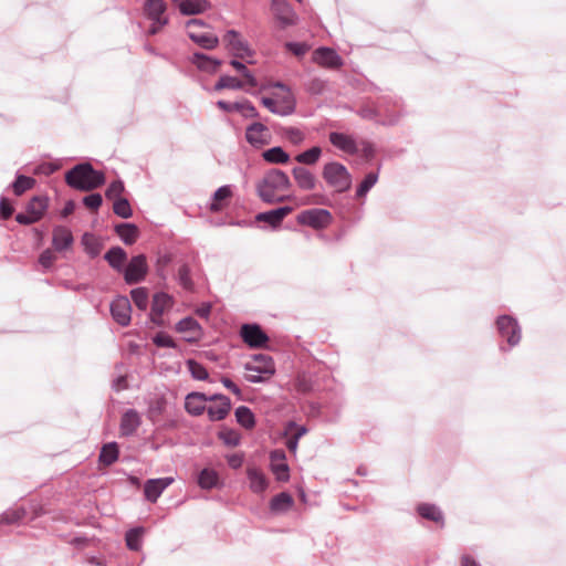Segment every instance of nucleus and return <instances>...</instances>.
Here are the masks:
<instances>
[{
  "instance_id": "22",
  "label": "nucleus",
  "mask_w": 566,
  "mask_h": 566,
  "mask_svg": "<svg viewBox=\"0 0 566 566\" xmlns=\"http://www.w3.org/2000/svg\"><path fill=\"white\" fill-rule=\"evenodd\" d=\"M74 242L71 230L64 226H56L53 229L52 245L55 251L63 252L69 250Z\"/></svg>"
},
{
  "instance_id": "25",
  "label": "nucleus",
  "mask_w": 566,
  "mask_h": 566,
  "mask_svg": "<svg viewBox=\"0 0 566 566\" xmlns=\"http://www.w3.org/2000/svg\"><path fill=\"white\" fill-rule=\"evenodd\" d=\"M207 395L203 392L192 391L186 396L185 409L195 417L201 416L206 411Z\"/></svg>"
},
{
  "instance_id": "18",
  "label": "nucleus",
  "mask_w": 566,
  "mask_h": 566,
  "mask_svg": "<svg viewBox=\"0 0 566 566\" xmlns=\"http://www.w3.org/2000/svg\"><path fill=\"white\" fill-rule=\"evenodd\" d=\"M174 482L172 478L149 479L144 485V495L147 501L155 503L161 493Z\"/></svg>"
},
{
  "instance_id": "1",
  "label": "nucleus",
  "mask_w": 566,
  "mask_h": 566,
  "mask_svg": "<svg viewBox=\"0 0 566 566\" xmlns=\"http://www.w3.org/2000/svg\"><path fill=\"white\" fill-rule=\"evenodd\" d=\"M292 184L286 172L272 168L258 181L255 190L263 202L276 203L286 199V196L281 195V192L290 190Z\"/></svg>"
},
{
  "instance_id": "38",
  "label": "nucleus",
  "mask_w": 566,
  "mask_h": 566,
  "mask_svg": "<svg viewBox=\"0 0 566 566\" xmlns=\"http://www.w3.org/2000/svg\"><path fill=\"white\" fill-rule=\"evenodd\" d=\"M235 419L237 422L242 426L244 429H252L255 426V417L252 410L247 406H240L235 409Z\"/></svg>"
},
{
  "instance_id": "9",
  "label": "nucleus",
  "mask_w": 566,
  "mask_h": 566,
  "mask_svg": "<svg viewBox=\"0 0 566 566\" xmlns=\"http://www.w3.org/2000/svg\"><path fill=\"white\" fill-rule=\"evenodd\" d=\"M223 42L235 57L244 59L247 56H252L253 54L249 43L242 39L235 30L227 31L223 36Z\"/></svg>"
},
{
  "instance_id": "41",
  "label": "nucleus",
  "mask_w": 566,
  "mask_h": 566,
  "mask_svg": "<svg viewBox=\"0 0 566 566\" xmlns=\"http://www.w3.org/2000/svg\"><path fill=\"white\" fill-rule=\"evenodd\" d=\"M27 515L23 506L9 509L0 515V524L11 525L21 522Z\"/></svg>"
},
{
  "instance_id": "46",
  "label": "nucleus",
  "mask_w": 566,
  "mask_h": 566,
  "mask_svg": "<svg viewBox=\"0 0 566 566\" xmlns=\"http://www.w3.org/2000/svg\"><path fill=\"white\" fill-rule=\"evenodd\" d=\"M305 91L311 95H322L327 91L328 82L321 77H312L305 84Z\"/></svg>"
},
{
  "instance_id": "48",
  "label": "nucleus",
  "mask_w": 566,
  "mask_h": 566,
  "mask_svg": "<svg viewBox=\"0 0 566 566\" xmlns=\"http://www.w3.org/2000/svg\"><path fill=\"white\" fill-rule=\"evenodd\" d=\"M378 180V174L377 172H368L364 180L360 182V185L357 187L356 190V197L363 198L365 197L368 191L376 185Z\"/></svg>"
},
{
  "instance_id": "37",
  "label": "nucleus",
  "mask_w": 566,
  "mask_h": 566,
  "mask_svg": "<svg viewBox=\"0 0 566 566\" xmlns=\"http://www.w3.org/2000/svg\"><path fill=\"white\" fill-rule=\"evenodd\" d=\"M231 196H232V190H231L230 185H224V186H221L220 188H218L212 196L213 202H211L209 206L210 211H212V212L221 211L223 209V206L221 202L223 200L231 198Z\"/></svg>"
},
{
  "instance_id": "30",
  "label": "nucleus",
  "mask_w": 566,
  "mask_h": 566,
  "mask_svg": "<svg viewBox=\"0 0 566 566\" xmlns=\"http://www.w3.org/2000/svg\"><path fill=\"white\" fill-rule=\"evenodd\" d=\"M231 410V400L230 398H222L221 403L212 405L206 408L208 413V418L210 421H220L223 420Z\"/></svg>"
},
{
  "instance_id": "55",
  "label": "nucleus",
  "mask_w": 566,
  "mask_h": 566,
  "mask_svg": "<svg viewBox=\"0 0 566 566\" xmlns=\"http://www.w3.org/2000/svg\"><path fill=\"white\" fill-rule=\"evenodd\" d=\"M282 135L293 145H301L305 139V134L296 127H285Z\"/></svg>"
},
{
  "instance_id": "51",
  "label": "nucleus",
  "mask_w": 566,
  "mask_h": 566,
  "mask_svg": "<svg viewBox=\"0 0 566 566\" xmlns=\"http://www.w3.org/2000/svg\"><path fill=\"white\" fill-rule=\"evenodd\" d=\"M113 211L116 216H118L123 219L130 218L133 214L130 205H129L128 200L125 198H119L117 200H114Z\"/></svg>"
},
{
  "instance_id": "53",
  "label": "nucleus",
  "mask_w": 566,
  "mask_h": 566,
  "mask_svg": "<svg viewBox=\"0 0 566 566\" xmlns=\"http://www.w3.org/2000/svg\"><path fill=\"white\" fill-rule=\"evenodd\" d=\"M200 329L199 323L191 316L185 317L176 324V331L179 333H195Z\"/></svg>"
},
{
  "instance_id": "19",
  "label": "nucleus",
  "mask_w": 566,
  "mask_h": 566,
  "mask_svg": "<svg viewBox=\"0 0 566 566\" xmlns=\"http://www.w3.org/2000/svg\"><path fill=\"white\" fill-rule=\"evenodd\" d=\"M293 211L290 206L280 207L273 210L260 212L255 216L258 222H265L271 228L276 229L281 226L282 221L286 216Z\"/></svg>"
},
{
  "instance_id": "21",
  "label": "nucleus",
  "mask_w": 566,
  "mask_h": 566,
  "mask_svg": "<svg viewBox=\"0 0 566 566\" xmlns=\"http://www.w3.org/2000/svg\"><path fill=\"white\" fill-rule=\"evenodd\" d=\"M142 424V418L137 410L127 409L120 418L119 431L124 437L133 436L139 426Z\"/></svg>"
},
{
  "instance_id": "42",
  "label": "nucleus",
  "mask_w": 566,
  "mask_h": 566,
  "mask_svg": "<svg viewBox=\"0 0 566 566\" xmlns=\"http://www.w3.org/2000/svg\"><path fill=\"white\" fill-rule=\"evenodd\" d=\"M118 446L116 442H109L103 446L99 453V462L104 465H112L118 459Z\"/></svg>"
},
{
  "instance_id": "59",
  "label": "nucleus",
  "mask_w": 566,
  "mask_h": 566,
  "mask_svg": "<svg viewBox=\"0 0 566 566\" xmlns=\"http://www.w3.org/2000/svg\"><path fill=\"white\" fill-rule=\"evenodd\" d=\"M172 258L170 254H161L157 258L156 272L159 277L166 280V268L171 263Z\"/></svg>"
},
{
  "instance_id": "4",
  "label": "nucleus",
  "mask_w": 566,
  "mask_h": 566,
  "mask_svg": "<svg viewBox=\"0 0 566 566\" xmlns=\"http://www.w3.org/2000/svg\"><path fill=\"white\" fill-rule=\"evenodd\" d=\"M49 207V199L45 196H34L28 202L25 212H19L15 221L20 224L29 226L38 222Z\"/></svg>"
},
{
  "instance_id": "35",
  "label": "nucleus",
  "mask_w": 566,
  "mask_h": 566,
  "mask_svg": "<svg viewBox=\"0 0 566 566\" xmlns=\"http://www.w3.org/2000/svg\"><path fill=\"white\" fill-rule=\"evenodd\" d=\"M262 157L270 164H286L290 160V155L281 146L264 150Z\"/></svg>"
},
{
  "instance_id": "12",
  "label": "nucleus",
  "mask_w": 566,
  "mask_h": 566,
  "mask_svg": "<svg viewBox=\"0 0 566 566\" xmlns=\"http://www.w3.org/2000/svg\"><path fill=\"white\" fill-rule=\"evenodd\" d=\"M245 139L251 146L260 148L271 142V134L264 124L252 123L245 129Z\"/></svg>"
},
{
  "instance_id": "17",
  "label": "nucleus",
  "mask_w": 566,
  "mask_h": 566,
  "mask_svg": "<svg viewBox=\"0 0 566 566\" xmlns=\"http://www.w3.org/2000/svg\"><path fill=\"white\" fill-rule=\"evenodd\" d=\"M167 6L164 0H146L144 4L145 15L151 21L158 22L159 27H165L169 18L165 15Z\"/></svg>"
},
{
  "instance_id": "7",
  "label": "nucleus",
  "mask_w": 566,
  "mask_h": 566,
  "mask_svg": "<svg viewBox=\"0 0 566 566\" xmlns=\"http://www.w3.org/2000/svg\"><path fill=\"white\" fill-rule=\"evenodd\" d=\"M297 222L303 226H308L314 229H323L332 221V214L326 209H308L302 211L297 218Z\"/></svg>"
},
{
  "instance_id": "28",
  "label": "nucleus",
  "mask_w": 566,
  "mask_h": 566,
  "mask_svg": "<svg viewBox=\"0 0 566 566\" xmlns=\"http://www.w3.org/2000/svg\"><path fill=\"white\" fill-rule=\"evenodd\" d=\"M247 475L252 492L262 493L268 489V479L261 470L256 468H248Z\"/></svg>"
},
{
  "instance_id": "6",
  "label": "nucleus",
  "mask_w": 566,
  "mask_h": 566,
  "mask_svg": "<svg viewBox=\"0 0 566 566\" xmlns=\"http://www.w3.org/2000/svg\"><path fill=\"white\" fill-rule=\"evenodd\" d=\"M496 328L502 338L513 347L521 340V327L516 318L510 315H501L496 319Z\"/></svg>"
},
{
  "instance_id": "44",
  "label": "nucleus",
  "mask_w": 566,
  "mask_h": 566,
  "mask_svg": "<svg viewBox=\"0 0 566 566\" xmlns=\"http://www.w3.org/2000/svg\"><path fill=\"white\" fill-rule=\"evenodd\" d=\"M35 185V180L32 177L24 175H17L15 180L11 187L15 196H22L27 190L32 189Z\"/></svg>"
},
{
  "instance_id": "15",
  "label": "nucleus",
  "mask_w": 566,
  "mask_h": 566,
  "mask_svg": "<svg viewBox=\"0 0 566 566\" xmlns=\"http://www.w3.org/2000/svg\"><path fill=\"white\" fill-rule=\"evenodd\" d=\"M328 140L334 147L348 155H357L359 153V146L350 135L339 132H331Z\"/></svg>"
},
{
  "instance_id": "52",
  "label": "nucleus",
  "mask_w": 566,
  "mask_h": 566,
  "mask_svg": "<svg viewBox=\"0 0 566 566\" xmlns=\"http://www.w3.org/2000/svg\"><path fill=\"white\" fill-rule=\"evenodd\" d=\"M179 284L187 291L193 290V281L190 275V268L188 264H182L177 274Z\"/></svg>"
},
{
  "instance_id": "58",
  "label": "nucleus",
  "mask_w": 566,
  "mask_h": 566,
  "mask_svg": "<svg viewBox=\"0 0 566 566\" xmlns=\"http://www.w3.org/2000/svg\"><path fill=\"white\" fill-rule=\"evenodd\" d=\"M153 343L163 348H177L176 342L164 332L157 333L153 338Z\"/></svg>"
},
{
  "instance_id": "64",
  "label": "nucleus",
  "mask_w": 566,
  "mask_h": 566,
  "mask_svg": "<svg viewBox=\"0 0 566 566\" xmlns=\"http://www.w3.org/2000/svg\"><path fill=\"white\" fill-rule=\"evenodd\" d=\"M287 431L300 440L304 434H306L307 428L305 426H298L295 422H289Z\"/></svg>"
},
{
  "instance_id": "27",
  "label": "nucleus",
  "mask_w": 566,
  "mask_h": 566,
  "mask_svg": "<svg viewBox=\"0 0 566 566\" xmlns=\"http://www.w3.org/2000/svg\"><path fill=\"white\" fill-rule=\"evenodd\" d=\"M104 260L109 264L112 269L122 273L127 261V253L120 247H112L105 254Z\"/></svg>"
},
{
  "instance_id": "47",
  "label": "nucleus",
  "mask_w": 566,
  "mask_h": 566,
  "mask_svg": "<svg viewBox=\"0 0 566 566\" xmlns=\"http://www.w3.org/2000/svg\"><path fill=\"white\" fill-rule=\"evenodd\" d=\"M244 83L239 78L230 75H222L214 85L216 91H221L224 88L230 90H241L243 88Z\"/></svg>"
},
{
  "instance_id": "24",
  "label": "nucleus",
  "mask_w": 566,
  "mask_h": 566,
  "mask_svg": "<svg viewBox=\"0 0 566 566\" xmlns=\"http://www.w3.org/2000/svg\"><path fill=\"white\" fill-rule=\"evenodd\" d=\"M217 105L220 109L228 112V113L238 112V113H241L244 117H251V118L259 117V113H258L256 108L249 101L234 102V103L219 101L217 103Z\"/></svg>"
},
{
  "instance_id": "23",
  "label": "nucleus",
  "mask_w": 566,
  "mask_h": 566,
  "mask_svg": "<svg viewBox=\"0 0 566 566\" xmlns=\"http://www.w3.org/2000/svg\"><path fill=\"white\" fill-rule=\"evenodd\" d=\"M293 178L297 187L303 191L315 189L317 179L315 175L304 166H296L292 169Z\"/></svg>"
},
{
  "instance_id": "16",
  "label": "nucleus",
  "mask_w": 566,
  "mask_h": 566,
  "mask_svg": "<svg viewBox=\"0 0 566 566\" xmlns=\"http://www.w3.org/2000/svg\"><path fill=\"white\" fill-rule=\"evenodd\" d=\"M245 370L272 376L275 373L274 361L271 356L266 354H255L252 356V361L244 365Z\"/></svg>"
},
{
  "instance_id": "32",
  "label": "nucleus",
  "mask_w": 566,
  "mask_h": 566,
  "mask_svg": "<svg viewBox=\"0 0 566 566\" xmlns=\"http://www.w3.org/2000/svg\"><path fill=\"white\" fill-rule=\"evenodd\" d=\"M417 512L422 518L443 525V514L437 505L422 503L418 505Z\"/></svg>"
},
{
  "instance_id": "34",
  "label": "nucleus",
  "mask_w": 566,
  "mask_h": 566,
  "mask_svg": "<svg viewBox=\"0 0 566 566\" xmlns=\"http://www.w3.org/2000/svg\"><path fill=\"white\" fill-rule=\"evenodd\" d=\"M82 245L90 258H96L102 251V242L92 233L85 232L82 235Z\"/></svg>"
},
{
  "instance_id": "60",
  "label": "nucleus",
  "mask_w": 566,
  "mask_h": 566,
  "mask_svg": "<svg viewBox=\"0 0 566 566\" xmlns=\"http://www.w3.org/2000/svg\"><path fill=\"white\" fill-rule=\"evenodd\" d=\"M103 202L102 196L99 193H91L83 198V203L85 207L92 210H96L101 207Z\"/></svg>"
},
{
  "instance_id": "20",
  "label": "nucleus",
  "mask_w": 566,
  "mask_h": 566,
  "mask_svg": "<svg viewBox=\"0 0 566 566\" xmlns=\"http://www.w3.org/2000/svg\"><path fill=\"white\" fill-rule=\"evenodd\" d=\"M271 470L279 481H287L290 478L289 465L284 450L276 449L270 453Z\"/></svg>"
},
{
  "instance_id": "26",
  "label": "nucleus",
  "mask_w": 566,
  "mask_h": 566,
  "mask_svg": "<svg viewBox=\"0 0 566 566\" xmlns=\"http://www.w3.org/2000/svg\"><path fill=\"white\" fill-rule=\"evenodd\" d=\"M209 0H181L178 3L179 11L182 15H197L210 9Z\"/></svg>"
},
{
  "instance_id": "57",
  "label": "nucleus",
  "mask_w": 566,
  "mask_h": 566,
  "mask_svg": "<svg viewBox=\"0 0 566 566\" xmlns=\"http://www.w3.org/2000/svg\"><path fill=\"white\" fill-rule=\"evenodd\" d=\"M219 438L229 447H237L240 443V434L232 429L220 431Z\"/></svg>"
},
{
  "instance_id": "11",
  "label": "nucleus",
  "mask_w": 566,
  "mask_h": 566,
  "mask_svg": "<svg viewBox=\"0 0 566 566\" xmlns=\"http://www.w3.org/2000/svg\"><path fill=\"white\" fill-rule=\"evenodd\" d=\"M132 305L127 296H117L111 303V314L113 319L120 326H127L130 323Z\"/></svg>"
},
{
  "instance_id": "10",
  "label": "nucleus",
  "mask_w": 566,
  "mask_h": 566,
  "mask_svg": "<svg viewBox=\"0 0 566 566\" xmlns=\"http://www.w3.org/2000/svg\"><path fill=\"white\" fill-rule=\"evenodd\" d=\"M240 336L252 348H260L269 340L268 335L258 324H243L240 329Z\"/></svg>"
},
{
  "instance_id": "50",
  "label": "nucleus",
  "mask_w": 566,
  "mask_h": 566,
  "mask_svg": "<svg viewBox=\"0 0 566 566\" xmlns=\"http://www.w3.org/2000/svg\"><path fill=\"white\" fill-rule=\"evenodd\" d=\"M186 365L188 367L189 373L191 374V376L195 379H197V380H207L208 379V377H209L208 370L206 369V367L202 364L198 363L195 359H188L186 361Z\"/></svg>"
},
{
  "instance_id": "40",
  "label": "nucleus",
  "mask_w": 566,
  "mask_h": 566,
  "mask_svg": "<svg viewBox=\"0 0 566 566\" xmlns=\"http://www.w3.org/2000/svg\"><path fill=\"white\" fill-rule=\"evenodd\" d=\"M172 298L170 295L164 292L156 293L153 298L150 314L159 315L171 305Z\"/></svg>"
},
{
  "instance_id": "36",
  "label": "nucleus",
  "mask_w": 566,
  "mask_h": 566,
  "mask_svg": "<svg viewBox=\"0 0 566 566\" xmlns=\"http://www.w3.org/2000/svg\"><path fill=\"white\" fill-rule=\"evenodd\" d=\"M145 528L142 526L130 528L125 534L126 546L134 552H138L142 548L143 535Z\"/></svg>"
},
{
  "instance_id": "39",
  "label": "nucleus",
  "mask_w": 566,
  "mask_h": 566,
  "mask_svg": "<svg viewBox=\"0 0 566 566\" xmlns=\"http://www.w3.org/2000/svg\"><path fill=\"white\" fill-rule=\"evenodd\" d=\"M219 475L218 473L212 469H203L198 476V484L202 489H213L219 486Z\"/></svg>"
},
{
  "instance_id": "13",
  "label": "nucleus",
  "mask_w": 566,
  "mask_h": 566,
  "mask_svg": "<svg viewBox=\"0 0 566 566\" xmlns=\"http://www.w3.org/2000/svg\"><path fill=\"white\" fill-rule=\"evenodd\" d=\"M313 61L327 69H338L343 65V60L339 54L326 46H321L313 52Z\"/></svg>"
},
{
  "instance_id": "61",
  "label": "nucleus",
  "mask_w": 566,
  "mask_h": 566,
  "mask_svg": "<svg viewBox=\"0 0 566 566\" xmlns=\"http://www.w3.org/2000/svg\"><path fill=\"white\" fill-rule=\"evenodd\" d=\"M285 48L296 56L304 55L308 50V45L301 42H286Z\"/></svg>"
},
{
  "instance_id": "3",
  "label": "nucleus",
  "mask_w": 566,
  "mask_h": 566,
  "mask_svg": "<svg viewBox=\"0 0 566 566\" xmlns=\"http://www.w3.org/2000/svg\"><path fill=\"white\" fill-rule=\"evenodd\" d=\"M322 177L336 192H345L352 187V175L340 163L331 161L325 164L322 170Z\"/></svg>"
},
{
  "instance_id": "2",
  "label": "nucleus",
  "mask_w": 566,
  "mask_h": 566,
  "mask_svg": "<svg viewBox=\"0 0 566 566\" xmlns=\"http://www.w3.org/2000/svg\"><path fill=\"white\" fill-rule=\"evenodd\" d=\"M66 184L81 191H90L105 182L104 174L93 168L90 163L74 166L65 174Z\"/></svg>"
},
{
  "instance_id": "5",
  "label": "nucleus",
  "mask_w": 566,
  "mask_h": 566,
  "mask_svg": "<svg viewBox=\"0 0 566 566\" xmlns=\"http://www.w3.org/2000/svg\"><path fill=\"white\" fill-rule=\"evenodd\" d=\"M124 280L127 284L133 285L145 280L148 273V264L145 254L134 255L123 270Z\"/></svg>"
},
{
  "instance_id": "33",
  "label": "nucleus",
  "mask_w": 566,
  "mask_h": 566,
  "mask_svg": "<svg viewBox=\"0 0 566 566\" xmlns=\"http://www.w3.org/2000/svg\"><path fill=\"white\" fill-rule=\"evenodd\" d=\"M293 504L294 500L292 495L286 492H281L271 500L270 509L272 512L282 513L291 509Z\"/></svg>"
},
{
  "instance_id": "43",
  "label": "nucleus",
  "mask_w": 566,
  "mask_h": 566,
  "mask_svg": "<svg viewBox=\"0 0 566 566\" xmlns=\"http://www.w3.org/2000/svg\"><path fill=\"white\" fill-rule=\"evenodd\" d=\"M322 156V148L314 146L295 156V160L301 165L313 166Z\"/></svg>"
},
{
  "instance_id": "8",
  "label": "nucleus",
  "mask_w": 566,
  "mask_h": 566,
  "mask_svg": "<svg viewBox=\"0 0 566 566\" xmlns=\"http://www.w3.org/2000/svg\"><path fill=\"white\" fill-rule=\"evenodd\" d=\"M261 103L271 113L280 116H289L295 112L296 102L292 94H285L279 99L272 97H262Z\"/></svg>"
},
{
  "instance_id": "45",
  "label": "nucleus",
  "mask_w": 566,
  "mask_h": 566,
  "mask_svg": "<svg viewBox=\"0 0 566 566\" xmlns=\"http://www.w3.org/2000/svg\"><path fill=\"white\" fill-rule=\"evenodd\" d=\"M189 38L197 44H199L201 48L206 49V50H212L214 49L218 43H219V40L216 35L211 34V33H201V34H197V33H192L190 32L189 33Z\"/></svg>"
},
{
  "instance_id": "29",
  "label": "nucleus",
  "mask_w": 566,
  "mask_h": 566,
  "mask_svg": "<svg viewBox=\"0 0 566 566\" xmlns=\"http://www.w3.org/2000/svg\"><path fill=\"white\" fill-rule=\"evenodd\" d=\"M115 232L127 245L134 244L139 235V230L134 223H119L115 227Z\"/></svg>"
},
{
  "instance_id": "56",
  "label": "nucleus",
  "mask_w": 566,
  "mask_h": 566,
  "mask_svg": "<svg viewBox=\"0 0 566 566\" xmlns=\"http://www.w3.org/2000/svg\"><path fill=\"white\" fill-rule=\"evenodd\" d=\"M124 190H125L124 182L120 179L114 180L107 187V189L105 191V197L108 200H113V201L117 200L119 198H123L122 193L124 192Z\"/></svg>"
},
{
  "instance_id": "31",
  "label": "nucleus",
  "mask_w": 566,
  "mask_h": 566,
  "mask_svg": "<svg viewBox=\"0 0 566 566\" xmlns=\"http://www.w3.org/2000/svg\"><path fill=\"white\" fill-rule=\"evenodd\" d=\"M191 62L201 71L213 73L218 70L220 61L212 59L203 53H193Z\"/></svg>"
},
{
  "instance_id": "54",
  "label": "nucleus",
  "mask_w": 566,
  "mask_h": 566,
  "mask_svg": "<svg viewBox=\"0 0 566 566\" xmlns=\"http://www.w3.org/2000/svg\"><path fill=\"white\" fill-rule=\"evenodd\" d=\"M231 66H233L238 72L242 74L245 78V83L250 86L254 87L258 85V81L254 75L248 70V67L237 59L230 61Z\"/></svg>"
},
{
  "instance_id": "14",
  "label": "nucleus",
  "mask_w": 566,
  "mask_h": 566,
  "mask_svg": "<svg viewBox=\"0 0 566 566\" xmlns=\"http://www.w3.org/2000/svg\"><path fill=\"white\" fill-rule=\"evenodd\" d=\"M272 9L275 18L283 28L294 25L297 21V14L286 0H273Z\"/></svg>"
},
{
  "instance_id": "62",
  "label": "nucleus",
  "mask_w": 566,
  "mask_h": 566,
  "mask_svg": "<svg viewBox=\"0 0 566 566\" xmlns=\"http://www.w3.org/2000/svg\"><path fill=\"white\" fill-rule=\"evenodd\" d=\"M55 255L54 253L50 250V249H46L44 250L41 254H40V258H39V263L45 268V269H49L52 266V264L54 263L55 261Z\"/></svg>"
},
{
  "instance_id": "49",
  "label": "nucleus",
  "mask_w": 566,
  "mask_h": 566,
  "mask_svg": "<svg viewBox=\"0 0 566 566\" xmlns=\"http://www.w3.org/2000/svg\"><path fill=\"white\" fill-rule=\"evenodd\" d=\"M130 296L137 308L145 311L148 306V291L145 287H136L130 291Z\"/></svg>"
},
{
  "instance_id": "63",
  "label": "nucleus",
  "mask_w": 566,
  "mask_h": 566,
  "mask_svg": "<svg viewBox=\"0 0 566 566\" xmlns=\"http://www.w3.org/2000/svg\"><path fill=\"white\" fill-rule=\"evenodd\" d=\"M359 151L361 153V156L367 160L373 159L375 156V148H374L373 144L367 140L360 142Z\"/></svg>"
}]
</instances>
